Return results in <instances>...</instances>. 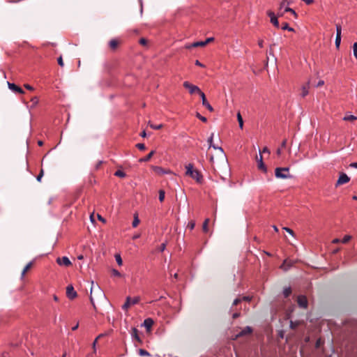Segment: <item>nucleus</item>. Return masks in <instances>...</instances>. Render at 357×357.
Instances as JSON below:
<instances>
[{
  "mask_svg": "<svg viewBox=\"0 0 357 357\" xmlns=\"http://www.w3.org/2000/svg\"><path fill=\"white\" fill-rule=\"evenodd\" d=\"M309 82L302 87V96L305 97L308 94Z\"/></svg>",
  "mask_w": 357,
  "mask_h": 357,
  "instance_id": "22",
  "label": "nucleus"
},
{
  "mask_svg": "<svg viewBox=\"0 0 357 357\" xmlns=\"http://www.w3.org/2000/svg\"><path fill=\"white\" fill-rule=\"evenodd\" d=\"M66 295L69 299H74L77 297V292L75 291L72 285H68L66 288Z\"/></svg>",
  "mask_w": 357,
  "mask_h": 357,
  "instance_id": "8",
  "label": "nucleus"
},
{
  "mask_svg": "<svg viewBox=\"0 0 357 357\" xmlns=\"http://www.w3.org/2000/svg\"><path fill=\"white\" fill-rule=\"evenodd\" d=\"M285 298L289 297L291 294V289L290 287L285 288L283 291Z\"/></svg>",
  "mask_w": 357,
  "mask_h": 357,
  "instance_id": "31",
  "label": "nucleus"
},
{
  "mask_svg": "<svg viewBox=\"0 0 357 357\" xmlns=\"http://www.w3.org/2000/svg\"><path fill=\"white\" fill-rule=\"evenodd\" d=\"M267 15L271 18V22L276 27H279V22L278 20L277 17L275 15V13L271 10L267 12Z\"/></svg>",
  "mask_w": 357,
  "mask_h": 357,
  "instance_id": "12",
  "label": "nucleus"
},
{
  "mask_svg": "<svg viewBox=\"0 0 357 357\" xmlns=\"http://www.w3.org/2000/svg\"><path fill=\"white\" fill-rule=\"evenodd\" d=\"M210 162L211 163V165H212V167L214 170H215V161H214V157L213 156H211L210 157Z\"/></svg>",
  "mask_w": 357,
  "mask_h": 357,
  "instance_id": "48",
  "label": "nucleus"
},
{
  "mask_svg": "<svg viewBox=\"0 0 357 357\" xmlns=\"http://www.w3.org/2000/svg\"><path fill=\"white\" fill-rule=\"evenodd\" d=\"M292 3V0H282L280 3V9H282L285 6H289Z\"/></svg>",
  "mask_w": 357,
  "mask_h": 357,
  "instance_id": "25",
  "label": "nucleus"
},
{
  "mask_svg": "<svg viewBox=\"0 0 357 357\" xmlns=\"http://www.w3.org/2000/svg\"><path fill=\"white\" fill-rule=\"evenodd\" d=\"M195 65L200 66V67H204V65L202 63H200L198 60L195 61Z\"/></svg>",
  "mask_w": 357,
  "mask_h": 357,
  "instance_id": "58",
  "label": "nucleus"
},
{
  "mask_svg": "<svg viewBox=\"0 0 357 357\" xmlns=\"http://www.w3.org/2000/svg\"><path fill=\"white\" fill-rule=\"evenodd\" d=\"M195 221L192 220V221L189 222L187 227L189 228L190 230H192L195 228Z\"/></svg>",
  "mask_w": 357,
  "mask_h": 357,
  "instance_id": "39",
  "label": "nucleus"
},
{
  "mask_svg": "<svg viewBox=\"0 0 357 357\" xmlns=\"http://www.w3.org/2000/svg\"><path fill=\"white\" fill-rule=\"evenodd\" d=\"M262 152H263V153H268V154L270 153V151H269V149H268L266 146H265V147L263 149Z\"/></svg>",
  "mask_w": 357,
  "mask_h": 357,
  "instance_id": "56",
  "label": "nucleus"
},
{
  "mask_svg": "<svg viewBox=\"0 0 357 357\" xmlns=\"http://www.w3.org/2000/svg\"><path fill=\"white\" fill-rule=\"evenodd\" d=\"M341 31H342L341 26L339 24H337L336 25L337 34H336V38H335V46L337 48L340 47V43H341Z\"/></svg>",
  "mask_w": 357,
  "mask_h": 357,
  "instance_id": "10",
  "label": "nucleus"
},
{
  "mask_svg": "<svg viewBox=\"0 0 357 357\" xmlns=\"http://www.w3.org/2000/svg\"><path fill=\"white\" fill-rule=\"evenodd\" d=\"M139 301L140 298L139 296L135 297L134 298H131L130 296H128L125 303L122 305V309L126 311L131 305L137 304Z\"/></svg>",
  "mask_w": 357,
  "mask_h": 357,
  "instance_id": "4",
  "label": "nucleus"
},
{
  "mask_svg": "<svg viewBox=\"0 0 357 357\" xmlns=\"http://www.w3.org/2000/svg\"><path fill=\"white\" fill-rule=\"evenodd\" d=\"M58 63L60 66L63 67L64 66V63H63V59H62V56H59L58 58Z\"/></svg>",
  "mask_w": 357,
  "mask_h": 357,
  "instance_id": "50",
  "label": "nucleus"
},
{
  "mask_svg": "<svg viewBox=\"0 0 357 357\" xmlns=\"http://www.w3.org/2000/svg\"><path fill=\"white\" fill-rule=\"evenodd\" d=\"M210 220L208 218H206L202 226V230L204 233H207L208 231V224H209Z\"/></svg>",
  "mask_w": 357,
  "mask_h": 357,
  "instance_id": "21",
  "label": "nucleus"
},
{
  "mask_svg": "<svg viewBox=\"0 0 357 357\" xmlns=\"http://www.w3.org/2000/svg\"><path fill=\"white\" fill-rule=\"evenodd\" d=\"M136 146L141 151H144L146 149L144 144L139 143L136 145Z\"/></svg>",
  "mask_w": 357,
  "mask_h": 357,
  "instance_id": "44",
  "label": "nucleus"
},
{
  "mask_svg": "<svg viewBox=\"0 0 357 357\" xmlns=\"http://www.w3.org/2000/svg\"><path fill=\"white\" fill-rule=\"evenodd\" d=\"M237 119H238V123H239L240 128L243 129V118H242L240 112H238L237 114Z\"/></svg>",
  "mask_w": 357,
  "mask_h": 357,
  "instance_id": "27",
  "label": "nucleus"
},
{
  "mask_svg": "<svg viewBox=\"0 0 357 357\" xmlns=\"http://www.w3.org/2000/svg\"><path fill=\"white\" fill-rule=\"evenodd\" d=\"M214 40L213 38H208L204 42H205V44L206 45L207 44H208L209 43H211V41H213Z\"/></svg>",
  "mask_w": 357,
  "mask_h": 357,
  "instance_id": "53",
  "label": "nucleus"
},
{
  "mask_svg": "<svg viewBox=\"0 0 357 357\" xmlns=\"http://www.w3.org/2000/svg\"><path fill=\"white\" fill-rule=\"evenodd\" d=\"M275 175L276 178L282 179L291 178L292 177L289 174V167H277L275 169Z\"/></svg>",
  "mask_w": 357,
  "mask_h": 357,
  "instance_id": "2",
  "label": "nucleus"
},
{
  "mask_svg": "<svg viewBox=\"0 0 357 357\" xmlns=\"http://www.w3.org/2000/svg\"><path fill=\"white\" fill-rule=\"evenodd\" d=\"M138 333H139V331H138V330L136 328H132V332H131L132 337L135 340H136L137 342H142V340L139 337Z\"/></svg>",
  "mask_w": 357,
  "mask_h": 357,
  "instance_id": "18",
  "label": "nucleus"
},
{
  "mask_svg": "<svg viewBox=\"0 0 357 357\" xmlns=\"http://www.w3.org/2000/svg\"><path fill=\"white\" fill-rule=\"evenodd\" d=\"M199 96L202 98V102L203 106L206 107L210 112H213V108L211 107V105L207 101L205 94L202 92V93H201V94Z\"/></svg>",
  "mask_w": 357,
  "mask_h": 357,
  "instance_id": "14",
  "label": "nucleus"
},
{
  "mask_svg": "<svg viewBox=\"0 0 357 357\" xmlns=\"http://www.w3.org/2000/svg\"><path fill=\"white\" fill-rule=\"evenodd\" d=\"M183 86L188 90L189 93L190 94H193V93H198V94H201V93H202V91L200 90V89L195 86V85H193L191 83H190L189 82H184L183 84Z\"/></svg>",
  "mask_w": 357,
  "mask_h": 357,
  "instance_id": "3",
  "label": "nucleus"
},
{
  "mask_svg": "<svg viewBox=\"0 0 357 357\" xmlns=\"http://www.w3.org/2000/svg\"><path fill=\"white\" fill-rule=\"evenodd\" d=\"M31 108H33L35 107L38 103V98L35 96V97H33L31 99Z\"/></svg>",
  "mask_w": 357,
  "mask_h": 357,
  "instance_id": "28",
  "label": "nucleus"
},
{
  "mask_svg": "<svg viewBox=\"0 0 357 357\" xmlns=\"http://www.w3.org/2000/svg\"><path fill=\"white\" fill-rule=\"evenodd\" d=\"M281 28H282V29H283V30H287V29H289V24H288V23H287V22H284V23H282V27H281Z\"/></svg>",
  "mask_w": 357,
  "mask_h": 357,
  "instance_id": "51",
  "label": "nucleus"
},
{
  "mask_svg": "<svg viewBox=\"0 0 357 357\" xmlns=\"http://www.w3.org/2000/svg\"><path fill=\"white\" fill-rule=\"evenodd\" d=\"M240 316V313L239 312H236L233 314L232 317L233 319H236L238 318V317Z\"/></svg>",
  "mask_w": 357,
  "mask_h": 357,
  "instance_id": "59",
  "label": "nucleus"
},
{
  "mask_svg": "<svg viewBox=\"0 0 357 357\" xmlns=\"http://www.w3.org/2000/svg\"><path fill=\"white\" fill-rule=\"evenodd\" d=\"M8 88L13 92L18 93L20 94L24 93V91L22 88H20V86H18L17 85H16L13 83L8 82Z\"/></svg>",
  "mask_w": 357,
  "mask_h": 357,
  "instance_id": "11",
  "label": "nucleus"
},
{
  "mask_svg": "<svg viewBox=\"0 0 357 357\" xmlns=\"http://www.w3.org/2000/svg\"><path fill=\"white\" fill-rule=\"evenodd\" d=\"M214 149H217L219 151L220 155V160L222 163V167H227V158L226 155L223 151V149L221 147L216 146L215 145L213 144L211 146Z\"/></svg>",
  "mask_w": 357,
  "mask_h": 357,
  "instance_id": "5",
  "label": "nucleus"
},
{
  "mask_svg": "<svg viewBox=\"0 0 357 357\" xmlns=\"http://www.w3.org/2000/svg\"><path fill=\"white\" fill-rule=\"evenodd\" d=\"M213 135L214 134L213 133H211L210 137L208 139V143L209 144V148L211 147V146H213Z\"/></svg>",
  "mask_w": 357,
  "mask_h": 357,
  "instance_id": "43",
  "label": "nucleus"
},
{
  "mask_svg": "<svg viewBox=\"0 0 357 357\" xmlns=\"http://www.w3.org/2000/svg\"><path fill=\"white\" fill-rule=\"evenodd\" d=\"M43 174H44V171L43 169H42L39 173V174L37 176V181L40 182L41 181V179H42V177L43 176Z\"/></svg>",
  "mask_w": 357,
  "mask_h": 357,
  "instance_id": "42",
  "label": "nucleus"
},
{
  "mask_svg": "<svg viewBox=\"0 0 357 357\" xmlns=\"http://www.w3.org/2000/svg\"><path fill=\"white\" fill-rule=\"evenodd\" d=\"M120 44V40H118V39H112L109 42V47L110 48L111 50L112 51H114L116 50L119 45Z\"/></svg>",
  "mask_w": 357,
  "mask_h": 357,
  "instance_id": "16",
  "label": "nucleus"
},
{
  "mask_svg": "<svg viewBox=\"0 0 357 357\" xmlns=\"http://www.w3.org/2000/svg\"><path fill=\"white\" fill-rule=\"evenodd\" d=\"M112 272L113 275H114V276H116V277L121 276V274L120 273V272L116 269H112Z\"/></svg>",
  "mask_w": 357,
  "mask_h": 357,
  "instance_id": "46",
  "label": "nucleus"
},
{
  "mask_svg": "<svg viewBox=\"0 0 357 357\" xmlns=\"http://www.w3.org/2000/svg\"><path fill=\"white\" fill-rule=\"evenodd\" d=\"M185 175L195 179L197 183H202L203 181V176L202 173L197 169H194V165L191 163L185 165Z\"/></svg>",
  "mask_w": 357,
  "mask_h": 357,
  "instance_id": "1",
  "label": "nucleus"
},
{
  "mask_svg": "<svg viewBox=\"0 0 357 357\" xmlns=\"http://www.w3.org/2000/svg\"><path fill=\"white\" fill-rule=\"evenodd\" d=\"M139 43L140 45L146 46L148 44V40L144 38H142L139 39Z\"/></svg>",
  "mask_w": 357,
  "mask_h": 357,
  "instance_id": "36",
  "label": "nucleus"
},
{
  "mask_svg": "<svg viewBox=\"0 0 357 357\" xmlns=\"http://www.w3.org/2000/svg\"><path fill=\"white\" fill-rule=\"evenodd\" d=\"M78 327H79V323H77V324L72 328V330L75 331L78 328Z\"/></svg>",
  "mask_w": 357,
  "mask_h": 357,
  "instance_id": "64",
  "label": "nucleus"
},
{
  "mask_svg": "<svg viewBox=\"0 0 357 357\" xmlns=\"http://www.w3.org/2000/svg\"><path fill=\"white\" fill-rule=\"evenodd\" d=\"M114 175L116 176L121 177V178H124L126 176V173L124 172L121 171V170H117L114 173Z\"/></svg>",
  "mask_w": 357,
  "mask_h": 357,
  "instance_id": "32",
  "label": "nucleus"
},
{
  "mask_svg": "<svg viewBox=\"0 0 357 357\" xmlns=\"http://www.w3.org/2000/svg\"><path fill=\"white\" fill-rule=\"evenodd\" d=\"M154 153H155L154 151H151L146 157H144L143 158H141L139 160V162H147V161H149L151 158V157L153 155Z\"/></svg>",
  "mask_w": 357,
  "mask_h": 357,
  "instance_id": "23",
  "label": "nucleus"
},
{
  "mask_svg": "<svg viewBox=\"0 0 357 357\" xmlns=\"http://www.w3.org/2000/svg\"><path fill=\"white\" fill-rule=\"evenodd\" d=\"M350 167L357 168V162H353L350 164Z\"/></svg>",
  "mask_w": 357,
  "mask_h": 357,
  "instance_id": "63",
  "label": "nucleus"
},
{
  "mask_svg": "<svg viewBox=\"0 0 357 357\" xmlns=\"http://www.w3.org/2000/svg\"><path fill=\"white\" fill-rule=\"evenodd\" d=\"M284 12H290L295 17L297 16V14L296 13V12L291 8H289L288 6H287L284 9Z\"/></svg>",
  "mask_w": 357,
  "mask_h": 357,
  "instance_id": "38",
  "label": "nucleus"
},
{
  "mask_svg": "<svg viewBox=\"0 0 357 357\" xmlns=\"http://www.w3.org/2000/svg\"><path fill=\"white\" fill-rule=\"evenodd\" d=\"M32 266H33V262H32V261H31V262L28 263V264L26 265V266L24 268V269H23L22 272V278L25 275L27 271H29L31 269V268L32 267Z\"/></svg>",
  "mask_w": 357,
  "mask_h": 357,
  "instance_id": "20",
  "label": "nucleus"
},
{
  "mask_svg": "<svg viewBox=\"0 0 357 357\" xmlns=\"http://www.w3.org/2000/svg\"><path fill=\"white\" fill-rule=\"evenodd\" d=\"M241 301V300L240 298H236L234 302H233V305H237L238 303H240Z\"/></svg>",
  "mask_w": 357,
  "mask_h": 357,
  "instance_id": "52",
  "label": "nucleus"
},
{
  "mask_svg": "<svg viewBox=\"0 0 357 357\" xmlns=\"http://www.w3.org/2000/svg\"><path fill=\"white\" fill-rule=\"evenodd\" d=\"M115 259L116 261V263L119 266H121L123 264V260H122V258H121V255L119 254H116L115 255Z\"/></svg>",
  "mask_w": 357,
  "mask_h": 357,
  "instance_id": "33",
  "label": "nucleus"
},
{
  "mask_svg": "<svg viewBox=\"0 0 357 357\" xmlns=\"http://www.w3.org/2000/svg\"><path fill=\"white\" fill-rule=\"evenodd\" d=\"M97 341H98V338H96V340H94V342L93 343V349L94 351H96V345Z\"/></svg>",
  "mask_w": 357,
  "mask_h": 357,
  "instance_id": "60",
  "label": "nucleus"
},
{
  "mask_svg": "<svg viewBox=\"0 0 357 357\" xmlns=\"http://www.w3.org/2000/svg\"><path fill=\"white\" fill-rule=\"evenodd\" d=\"M357 119V117L354 116V115H351V114H349V115H346L344 118H343V120L344 121H354Z\"/></svg>",
  "mask_w": 357,
  "mask_h": 357,
  "instance_id": "24",
  "label": "nucleus"
},
{
  "mask_svg": "<svg viewBox=\"0 0 357 357\" xmlns=\"http://www.w3.org/2000/svg\"><path fill=\"white\" fill-rule=\"evenodd\" d=\"M263 44H264V40H259L258 41V45L260 47H263Z\"/></svg>",
  "mask_w": 357,
  "mask_h": 357,
  "instance_id": "61",
  "label": "nucleus"
},
{
  "mask_svg": "<svg viewBox=\"0 0 357 357\" xmlns=\"http://www.w3.org/2000/svg\"><path fill=\"white\" fill-rule=\"evenodd\" d=\"M98 218L99 220L102 221V222H105V220L100 215H98Z\"/></svg>",
  "mask_w": 357,
  "mask_h": 357,
  "instance_id": "62",
  "label": "nucleus"
},
{
  "mask_svg": "<svg viewBox=\"0 0 357 357\" xmlns=\"http://www.w3.org/2000/svg\"><path fill=\"white\" fill-rule=\"evenodd\" d=\"M165 248H166V243H162L160 245V246L159 247L158 250L160 252H163L165 250Z\"/></svg>",
  "mask_w": 357,
  "mask_h": 357,
  "instance_id": "49",
  "label": "nucleus"
},
{
  "mask_svg": "<svg viewBox=\"0 0 357 357\" xmlns=\"http://www.w3.org/2000/svg\"><path fill=\"white\" fill-rule=\"evenodd\" d=\"M257 167L258 169L266 173L267 172V168L266 165H264L263 162L262 155L260 154L259 158L257 156Z\"/></svg>",
  "mask_w": 357,
  "mask_h": 357,
  "instance_id": "13",
  "label": "nucleus"
},
{
  "mask_svg": "<svg viewBox=\"0 0 357 357\" xmlns=\"http://www.w3.org/2000/svg\"><path fill=\"white\" fill-rule=\"evenodd\" d=\"M297 303L300 307L307 308V299L305 296H299L297 298Z\"/></svg>",
  "mask_w": 357,
  "mask_h": 357,
  "instance_id": "9",
  "label": "nucleus"
},
{
  "mask_svg": "<svg viewBox=\"0 0 357 357\" xmlns=\"http://www.w3.org/2000/svg\"><path fill=\"white\" fill-rule=\"evenodd\" d=\"M205 45L204 41H198L191 44V46H193V47H204Z\"/></svg>",
  "mask_w": 357,
  "mask_h": 357,
  "instance_id": "26",
  "label": "nucleus"
},
{
  "mask_svg": "<svg viewBox=\"0 0 357 357\" xmlns=\"http://www.w3.org/2000/svg\"><path fill=\"white\" fill-rule=\"evenodd\" d=\"M283 229H284L286 231H287L289 234L294 236V232L292 229L288 228V227H283Z\"/></svg>",
  "mask_w": 357,
  "mask_h": 357,
  "instance_id": "47",
  "label": "nucleus"
},
{
  "mask_svg": "<svg viewBox=\"0 0 357 357\" xmlns=\"http://www.w3.org/2000/svg\"><path fill=\"white\" fill-rule=\"evenodd\" d=\"M149 125L150 126V127L151 128L155 129V130H159V129H161L162 128H163L162 124L155 125V124L151 123V122H149Z\"/></svg>",
  "mask_w": 357,
  "mask_h": 357,
  "instance_id": "30",
  "label": "nucleus"
},
{
  "mask_svg": "<svg viewBox=\"0 0 357 357\" xmlns=\"http://www.w3.org/2000/svg\"><path fill=\"white\" fill-rule=\"evenodd\" d=\"M165 192L163 190H159V200L160 202H163L164 199H165Z\"/></svg>",
  "mask_w": 357,
  "mask_h": 357,
  "instance_id": "34",
  "label": "nucleus"
},
{
  "mask_svg": "<svg viewBox=\"0 0 357 357\" xmlns=\"http://www.w3.org/2000/svg\"><path fill=\"white\" fill-rule=\"evenodd\" d=\"M351 236H349V235H347V236H345L343 238V239L342 240V242L343 243H348V242L350 241V239H351Z\"/></svg>",
  "mask_w": 357,
  "mask_h": 357,
  "instance_id": "41",
  "label": "nucleus"
},
{
  "mask_svg": "<svg viewBox=\"0 0 357 357\" xmlns=\"http://www.w3.org/2000/svg\"><path fill=\"white\" fill-rule=\"evenodd\" d=\"M292 266V263L290 261L284 260L280 268L284 271H287Z\"/></svg>",
  "mask_w": 357,
  "mask_h": 357,
  "instance_id": "19",
  "label": "nucleus"
},
{
  "mask_svg": "<svg viewBox=\"0 0 357 357\" xmlns=\"http://www.w3.org/2000/svg\"><path fill=\"white\" fill-rule=\"evenodd\" d=\"M56 263L60 266H70L72 265L71 261L67 257H58L56 259Z\"/></svg>",
  "mask_w": 357,
  "mask_h": 357,
  "instance_id": "7",
  "label": "nucleus"
},
{
  "mask_svg": "<svg viewBox=\"0 0 357 357\" xmlns=\"http://www.w3.org/2000/svg\"><path fill=\"white\" fill-rule=\"evenodd\" d=\"M252 328L250 326H246L245 328H243L240 333H238L236 335V338H238V337H242V336H244L246 335H250L252 333Z\"/></svg>",
  "mask_w": 357,
  "mask_h": 357,
  "instance_id": "15",
  "label": "nucleus"
},
{
  "mask_svg": "<svg viewBox=\"0 0 357 357\" xmlns=\"http://www.w3.org/2000/svg\"><path fill=\"white\" fill-rule=\"evenodd\" d=\"M143 325L144 326V327H146L147 331H150L152 326L153 325V321L151 318L146 319L144 321Z\"/></svg>",
  "mask_w": 357,
  "mask_h": 357,
  "instance_id": "17",
  "label": "nucleus"
},
{
  "mask_svg": "<svg viewBox=\"0 0 357 357\" xmlns=\"http://www.w3.org/2000/svg\"><path fill=\"white\" fill-rule=\"evenodd\" d=\"M287 145V139H284L281 144V149L285 148Z\"/></svg>",
  "mask_w": 357,
  "mask_h": 357,
  "instance_id": "54",
  "label": "nucleus"
},
{
  "mask_svg": "<svg viewBox=\"0 0 357 357\" xmlns=\"http://www.w3.org/2000/svg\"><path fill=\"white\" fill-rule=\"evenodd\" d=\"M196 116L199 119L202 121L203 122H206L207 121V119L206 117L202 116L199 113L197 112L196 114Z\"/></svg>",
  "mask_w": 357,
  "mask_h": 357,
  "instance_id": "40",
  "label": "nucleus"
},
{
  "mask_svg": "<svg viewBox=\"0 0 357 357\" xmlns=\"http://www.w3.org/2000/svg\"><path fill=\"white\" fill-rule=\"evenodd\" d=\"M24 87L28 90H31V91L33 90V88L31 86H30L29 84H24Z\"/></svg>",
  "mask_w": 357,
  "mask_h": 357,
  "instance_id": "55",
  "label": "nucleus"
},
{
  "mask_svg": "<svg viewBox=\"0 0 357 357\" xmlns=\"http://www.w3.org/2000/svg\"><path fill=\"white\" fill-rule=\"evenodd\" d=\"M324 82L323 80H320V81L317 83V87L321 86H323V85H324Z\"/></svg>",
  "mask_w": 357,
  "mask_h": 357,
  "instance_id": "57",
  "label": "nucleus"
},
{
  "mask_svg": "<svg viewBox=\"0 0 357 357\" xmlns=\"http://www.w3.org/2000/svg\"><path fill=\"white\" fill-rule=\"evenodd\" d=\"M154 169L158 174H164L165 173V171L161 167H154Z\"/></svg>",
  "mask_w": 357,
  "mask_h": 357,
  "instance_id": "45",
  "label": "nucleus"
},
{
  "mask_svg": "<svg viewBox=\"0 0 357 357\" xmlns=\"http://www.w3.org/2000/svg\"><path fill=\"white\" fill-rule=\"evenodd\" d=\"M353 51L355 58L357 59V43H354L353 45Z\"/></svg>",
  "mask_w": 357,
  "mask_h": 357,
  "instance_id": "37",
  "label": "nucleus"
},
{
  "mask_svg": "<svg viewBox=\"0 0 357 357\" xmlns=\"http://www.w3.org/2000/svg\"><path fill=\"white\" fill-rule=\"evenodd\" d=\"M350 181V178L345 173H340L339 178L337 179L335 186H340L341 185L347 183Z\"/></svg>",
  "mask_w": 357,
  "mask_h": 357,
  "instance_id": "6",
  "label": "nucleus"
},
{
  "mask_svg": "<svg viewBox=\"0 0 357 357\" xmlns=\"http://www.w3.org/2000/svg\"><path fill=\"white\" fill-rule=\"evenodd\" d=\"M139 354L141 356H150L151 354L145 349H140L139 350Z\"/></svg>",
  "mask_w": 357,
  "mask_h": 357,
  "instance_id": "29",
  "label": "nucleus"
},
{
  "mask_svg": "<svg viewBox=\"0 0 357 357\" xmlns=\"http://www.w3.org/2000/svg\"><path fill=\"white\" fill-rule=\"evenodd\" d=\"M139 223V220L137 215H135L134 220L132 221V227H136Z\"/></svg>",
  "mask_w": 357,
  "mask_h": 357,
  "instance_id": "35",
  "label": "nucleus"
}]
</instances>
